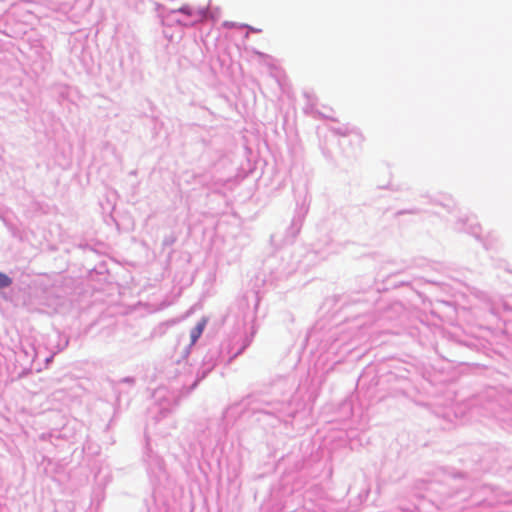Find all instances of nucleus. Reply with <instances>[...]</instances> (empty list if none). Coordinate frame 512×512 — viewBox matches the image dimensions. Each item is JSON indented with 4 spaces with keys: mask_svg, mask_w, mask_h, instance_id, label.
<instances>
[{
    "mask_svg": "<svg viewBox=\"0 0 512 512\" xmlns=\"http://www.w3.org/2000/svg\"><path fill=\"white\" fill-rule=\"evenodd\" d=\"M259 301L260 298L258 292L247 293L239 301L240 309H247V311H245L243 314L244 321H250L252 322V325L250 327V331L246 332L242 338L240 347L230 357V361L241 355L250 346L255 334L257 333V327L255 325V314L259 305Z\"/></svg>",
    "mask_w": 512,
    "mask_h": 512,
    "instance_id": "obj_5",
    "label": "nucleus"
},
{
    "mask_svg": "<svg viewBox=\"0 0 512 512\" xmlns=\"http://www.w3.org/2000/svg\"><path fill=\"white\" fill-rule=\"evenodd\" d=\"M204 326V323H198L195 327L192 328L190 331V341H192V344H196L204 330Z\"/></svg>",
    "mask_w": 512,
    "mask_h": 512,
    "instance_id": "obj_10",
    "label": "nucleus"
},
{
    "mask_svg": "<svg viewBox=\"0 0 512 512\" xmlns=\"http://www.w3.org/2000/svg\"><path fill=\"white\" fill-rule=\"evenodd\" d=\"M286 382H280L277 388L281 390V398L268 394H251L241 401V405L252 414H263L282 421L284 417H294L295 410L291 407L293 388L287 387Z\"/></svg>",
    "mask_w": 512,
    "mask_h": 512,
    "instance_id": "obj_1",
    "label": "nucleus"
},
{
    "mask_svg": "<svg viewBox=\"0 0 512 512\" xmlns=\"http://www.w3.org/2000/svg\"><path fill=\"white\" fill-rule=\"evenodd\" d=\"M13 284V279L6 273L0 271V290L7 289Z\"/></svg>",
    "mask_w": 512,
    "mask_h": 512,
    "instance_id": "obj_12",
    "label": "nucleus"
},
{
    "mask_svg": "<svg viewBox=\"0 0 512 512\" xmlns=\"http://www.w3.org/2000/svg\"><path fill=\"white\" fill-rule=\"evenodd\" d=\"M454 229L458 232H465L467 234L472 235L484 246L485 249H489L490 247H492L493 243L496 241V238L490 234L487 235L486 237H482V228L474 218H460L455 223Z\"/></svg>",
    "mask_w": 512,
    "mask_h": 512,
    "instance_id": "obj_6",
    "label": "nucleus"
},
{
    "mask_svg": "<svg viewBox=\"0 0 512 512\" xmlns=\"http://www.w3.org/2000/svg\"><path fill=\"white\" fill-rule=\"evenodd\" d=\"M148 512H167V507L166 505L163 503L161 507H155V508H152V507H148Z\"/></svg>",
    "mask_w": 512,
    "mask_h": 512,
    "instance_id": "obj_16",
    "label": "nucleus"
},
{
    "mask_svg": "<svg viewBox=\"0 0 512 512\" xmlns=\"http://www.w3.org/2000/svg\"><path fill=\"white\" fill-rule=\"evenodd\" d=\"M224 26H227V27H232L233 24H228L227 22L224 23Z\"/></svg>",
    "mask_w": 512,
    "mask_h": 512,
    "instance_id": "obj_20",
    "label": "nucleus"
},
{
    "mask_svg": "<svg viewBox=\"0 0 512 512\" xmlns=\"http://www.w3.org/2000/svg\"><path fill=\"white\" fill-rule=\"evenodd\" d=\"M419 213H421V209H419V208L403 209V210H398L397 212H395L394 217L397 218L404 214H419Z\"/></svg>",
    "mask_w": 512,
    "mask_h": 512,
    "instance_id": "obj_15",
    "label": "nucleus"
},
{
    "mask_svg": "<svg viewBox=\"0 0 512 512\" xmlns=\"http://www.w3.org/2000/svg\"><path fill=\"white\" fill-rule=\"evenodd\" d=\"M68 345V339L65 340V343H64V346L61 348L63 349L64 347H66Z\"/></svg>",
    "mask_w": 512,
    "mask_h": 512,
    "instance_id": "obj_21",
    "label": "nucleus"
},
{
    "mask_svg": "<svg viewBox=\"0 0 512 512\" xmlns=\"http://www.w3.org/2000/svg\"><path fill=\"white\" fill-rule=\"evenodd\" d=\"M180 11L182 13H186V14H189V15H194L196 21L202 19L204 17V15H205V10H199V11L193 13L190 10L189 7H183V8L180 9Z\"/></svg>",
    "mask_w": 512,
    "mask_h": 512,
    "instance_id": "obj_13",
    "label": "nucleus"
},
{
    "mask_svg": "<svg viewBox=\"0 0 512 512\" xmlns=\"http://www.w3.org/2000/svg\"><path fill=\"white\" fill-rule=\"evenodd\" d=\"M144 461L146 463L147 473L153 486V499L157 502V497L162 494V488L170 485V478L165 468L162 457L147 449Z\"/></svg>",
    "mask_w": 512,
    "mask_h": 512,
    "instance_id": "obj_4",
    "label": "nucleus"
},
{
    "mask_svg": "<svg viewBox=\"0 0 512 512\" xmlns=\"http://www.w3.org/2000/svg\"><path fill=\"white\" fill-rule=\"evenodd\" d=\"M406 284H408V282L401 281V282H399V283H395V284H393V286H394V287H398V286L406 285Z\"/></svg>",
    "mask_w": 512,
    "mask_h": 512,
    "instance_id": "obj_18",
    "label": "nucleus"
},
{
    "mask_svg": "<svg viewBox=\"0 0 512 512\" xmlns=\"http://www.w3.org/2000/svg\"><path fill=\"white\" fill-rule=\"evenodd\" d=\"M395 274L394 273H391L389 276H388V279L393 277Z\"/></svg>",
    "mask_w": 512,
    "mask_h": 512,
    "instance_id": "obj_23",
    "label": "nucleus"
},
{
    "mask_svg": "<svg viewBox=\"0 0 512 512\" xmlns=\"http://www.w3.org/2000/svg\"><path fill=\"white\" fill-rule=\"evenodd\" d=\"M109 385L116 397L117 405L120 404V399L123 394H128L136 383L135 377L127 376L119 380L109 379Z\"/></svg>",
    "mask_w": 512,
    "mask_h": 512,
    "instance_id": "obj_8",
    "label": "nucleus"
},
{
    "mask_svg": "<svg viewBox=\"0 0 512 512\" xmlns=\"http://www.w3.org/2000/svg\"><path fill=\"white\" fill-rule=\"evenodd\" d=\"M309 210V204L306 203V197L304 198L301 205L297 204L293 218L291 219L290 225L286 228L283 243H293L297 235L300 233L303 226V222Z\"/></svg>",
    "mask_w": 512,
    "mask_h": 512,
    "instance_id": "obj_7",
    "label": "nucleus"
},
{
    "mask_svg": "<svg viewBox=\"0 0 512 512\" xmlns=\"http://www.w3.org/2000/svg\"><path fill=\"white\" fill-rule=\"evenodd\" d=\"M482 399L487 414L502 422L512 421V393L500 392L491 387L485 391Z\"/></svg>",
    "mask_w": 512,
    "mask_h": 512,
    "instance_id": "obj_3",
    "label": "nucleus"
},
{
    "mask_svg": "<svg viewBox=\"0 0 512 512\" xmlns=\"http://www.w3.org/2000/svg\"><path fill=\"white\" fill-rule=\"evenodd\" d=\"M220 349L218 347L209 348L206 354L203 356L201 365L197 371V375L195 380L189 385H183L180 392L175 394L163 395L161 398V402L158 405V411L155 415L156 421H160L161 419L167 417L176 407L179 406L180 401L183 397H187L202 381L207 375L214 369L217 365V361L220 357Z\"/></svg>",
    "mask_w": 512,
    "mask_h": 512,
    "instance_id": "obj_2",
    "label": "nucleus"
},
{
    "mask_svg": "<svg viewBox=\"0 0 512 512\" xmlns=\"http://www.w3.org/2000/svg\"><path fill=\"white\" fill-rule=\"evenodd\" d=\"M333 137L337 138L339 141L340 139H346L348 137H354L356 139L360 138V134L357 130H331Z\"/></svg>",
    "mask_w": 512,
    "mask_h": 512,
    "instance_id": "obj_9",
    "label": "nucleus"
},
{
    "mask_svg": "<svg viewBox=\"0 0 512 512\" xmlns=\"http://www.w3.org/2000/svg\"><path fill=\"white\" fill-rule=\"evenodd\" d=\"M52 358H53V356L48 357V358L46 359V362L48 363V362L52 361Z\"/></svg>",
    "mask_w": 512,
    "mask_h": 512,
    "instance_id": "obj_19",
    "label": "nucleus"
},
{
    "mask_svg": "<svg viewBox=\"0 0 512 512\" xmlns=\"http://www.w3.org/2000/svg\"><path fill=\"white\" fill-rule=\"evenodd\" d=\"M176 241H177V236L174 233H170L163 238L162 246L170 247V246L174 245L176 243Z\"/></svg>",
    "mask_w": 512,
    "mask_h": 512,
    "instance_id": "obj_14",
    "label": "nucleus"
},
{
    "mask_svg": "<svg viewBox=\"0 0 512 512\" xmlns=\"http://www.w3.org/2000/svg\"><path fill=\"white\" fill-rule=\"evenodd\" d=\"M502 307L504 311L512 313V308H510L508 304L504 303Z\"/></svg>",
    "mask_w": 512,
    "mask_h": 512,
    "instance_id": "obj_17",
    "label": "nucleus"
},
{
    "mask_svg": "<svg viewBox=\"0 0 512 512\" xmlns=\"http://www.w3.org/2000/svg\"><path fill=\"white\" fill-rule=\"evenodd\" d=\"M194 345L195 344H192V341H190V343L187 344L183 348V350L181 351L180 357L176 360L177 364H181V362H186L187 363V359H188L189 355L191 354Z\"/></svg>",
    "mask_w": 512,
    "mask_h": 512,
    "instance_id": "obj_11",
    "label": "nucleus"
},
{
    "mask_svg": "<svg viewBox=\"0 0 512 512\" xmlns=\"http://www.w3.org/2000/svg\"><path fill=\"white\" fill-rule=\"evenodd\" d=\"M456 476L462 477V476H463V474H462V473H458V474H456V475H455V477H456Z\"/></svg>",
    "mask_w": 512,
    "mask_h": 512,
    "instance_id": "obj_22",
    "label": "nucleus"
}]
</instances>
